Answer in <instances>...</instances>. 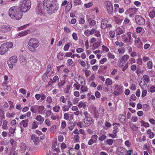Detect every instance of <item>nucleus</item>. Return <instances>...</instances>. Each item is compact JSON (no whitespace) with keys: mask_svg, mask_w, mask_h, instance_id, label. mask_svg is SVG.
Segmentation results:
<instances>
[{"mask_svg":"<svg viewBox=\"0 0 155 155\" xmlns=\"http://www.w3.org/2000/svg\"><path fill=\"white\" fill-rule=\"evenodd\" d=\"M43 4L44 8L50 15L56 13L59 8L57 0H44Z\"/></svg>","mask_w":155,"mask_h":155,"instance_id":"f257e3e1","label":"nucleus"},{"mask_svg":"<svg viewBox=\"0 0 155 155\" xmlns=\"http://www.w3.org/2000/svg\"><path fill=\"white\" fill-rule=\"evenodd\" d=\"M28 49L32 52H35L36 51V48L39 45L38 40L35 38H32L30 39L28 42Z\"/></svg>","mask_w":155,"mask_h":155,"instance_id":"f03ea898","label":"nucleus"},{"mask_svg":"<svg viewBox=\"0 0 155 155\" xmlns=\"http://www.w3.org/2000/svg\"><path fill=\"white\" fill-rule=\"evenodd\" d=\"M13 45V43L11 42L2 44L0 47V54L1 55L4 54L9 51V49L12 48Z\"/></svg>","mask_w":155,"mask_h":155,"instance_id":"7ed1b4c3","label":"nucleus"},{"mask_svg":"<svg viewBox=\"0 0 155 155\" xmlns=\"http://www.w3.org/2000/svg\"><path fill=\"white\" fill-rule=\"evenodd\" d=\"M20 7L22 12H25L30 8L31 3L30 0H22Z\"/></svg>","mask_w":155,"mask_h":155,"instance_id":"20e7f679","label":"nucleus"},{"mask_svg":"<svg viewBox=\"0 0 155 155\" xmlns=\"http://www.w3.org/2000/svg\"><path fill=\"white\" fill-rule=\"evenodd\" d=\"M19 10H21L20 7L13 6L11 7L8 10V15L11 18L13 17V16Z\"/></svg>","mask_w":155,"mask_h":155,"instance_id":"39448f33","label":"nucleus"},{"mask_svg":"<svg viewBox=\"0 0 155 155\" xmlns=\"http://www.w3.org/2000/svg\"><path fill=\"white\" fill-rule=\"evenodd\" d=\"M126 55H124L120 59V61H119L118 63V66L120 67L124 66L122 69L123 71H125L126 70Z\"/></svg>","mask_w":155,"mask_h":155,"instance_id":"423d86ee","label":"nucleus"},{"mask_svg":"<svg viewBox=\"0 0 155 155\" xmlns=\"http://www.w3.org/2000/svg\"><path fill=\"white\" fill-rule=\"evenodd\" d=\"M18 61L17 57L15 56H12L9 58V61L8 62L9 67L10 68H12L14 65H15V64Z\"/></svg>","mask_w":155,"mask_h":155,"instance_id":"0eeeda50","label":"nucleus"},{"mask_svg":"<svg viewBox=\"0 0 155 155\" xmlns=\"http://www.w3.org/2000/svg\"><path fill=\"white\" fill-rule=\"evenodd\" d=\"M104 4L106 6V8L108 13L110 14H111L113 11V6L110 2L108 1H106L104 2Z\"/></svg>","mask_w":155,"mask_h":155,"instance_id":"6e6552de","label":"nucleus"},{"mask_svg":"<svg viewBox=\"0 0 155 155\" xmlns=\"http://www.w3.org/2000/svg\"><path fill=\"white\" fill-rule=\"evenodd\" d=\"M135 19L137 24L139 25H143L145 23V20L141 16L136 15Z\"/></svg>","mask_w":155,"mask_h":155,"instance_id":"1a4fd4ad","label":"nucleus"},{"mask_svg":"<svg viewBox=\"0 0 155 155\" xmlns=\"http://www.w3.org/2000/svg\"><path fill=\"white\" fill-rule=\"evenodd\" d=\"M83 125L84 127H88L92 124L94 120L92 117L87 119H84L83 121Z\"/></svg>","mask_w":155,"mask_h":155,"instance_id":"9d476101","label":"nucleus"},{"mask_svg":"<svg viewBox=\"0 0 155 155\" xmlns=\"http://www.w3.org/2000/svg\"><path fill=\"white\" fill-rule=\"evenodd\" d=\"M12 29L8 25H3L1 27L0 31L2 33H5L9 31Z\"/></svg>","mask_w":155,"mask_h":155,"instance_id":"9b49d317","label":"nucleus"},{"mask_svg":"<svg viewBox=\"0 0 155 155\" xmlns=\"http://www.w3.org/2000/svg\"><path fill=\"white\" fill-rule=\"evenodd\" d=\"M31 139L35 145H39L40 144L41 141L39 140V138L36 135L32 134L31 136Z\"/></svg>","mask_w":155,"mask_h":155,"instance_id":"f8f14e48","label":"nucleus"},{"mask_svg":"<svg viewBox=\"0 0 155 155\" xmlns=\"http://www.w3.org/2000/svg\"><path fill=\"white\" fill-rule=\"evenodd\" d=\"M98 138V136L96 134H94L91 137V138L88 142V144L89 145H92L94 143H96Z\"/></svg>","mask_w":155,"mask_h":155,"instance_id":"ddd939ff","label":"nucleus"},{"mask_svg":"<svg viewBox=\"0 0 155 155\" xmlns=\"http://www.w3.org/2000/svg\"><path fill=\"white\" fill-rule=\"evenodd\" d=\"M21 10H19L17 12H16L13 17L12 18V19H15L17 20H18L21 19L23 16V14Z\"/></svg>","mask_w":155,"mask_h":155,"instance_id":"4468645a","label":"nucleus"},{"mask_svg":"<svg viewBox=\"0 0 155 155\" xmlns=\"http://www.w3.org/2000/svg\"><path fill=\"white\" fill-rule=\"evenodd\" d=\"M41 4H39L36 8V12H38V14L40 15H44L45 13L42 8Z\"/></svg>","mask_w":155,"mask_h":155,"instance_id":"2eb2a0df","label":"nucleus"},{"mask_svg":"<svg viewBox=\"0 0 155 155\" xmlns=\"http://www.w3.org/2000/svg\"><path fill=\"white\" fill-rule=\"evenodd\" d=\"M64 118L66 120L71 121L74 118V115L72 114H70L68 113H66L64 114Z\"/></svg>","mask_w":155,"mask_h":155,"instance_id":"dca6fc26","label":"nucleus"},{"mask_svg":"<svg viewBox=\"0 0 155 155\" xmlns=\"http://www.w3.org/2000/svg\"><path fill=\"white\" fill-rule=\"evenodd\" d=\"M135 46L139 48H142L143 47V44L139 38H136L135 40Z\"/></svg>","mask_w":155,"mask_h":155,"instance_id":"f3484780","label":"nucleus"},{"mask_svg":"<svg viewBox=\"0 0 155 155\" xmlns=\"http://www.w3.org/2000/svg\"><path fill=\"white\" fill-rule=\"evenodd\" d=\"M108 21L107 18H104L102 20L101 27L102 29H104L107 27V24Z\"/></svg>","mask_w":155,"mask_h":155,"instance_id":"a211bd4d","label":"nucleus"},{"mask_svg":"<svg viewBox=\"0 0 155 155\" xmlns=\"http://www.w3.org/2000/svg\"><path fill=\"white\" fill-rule=\"evenodd\" d=\"M28 119L25 120H22L20 123V127H22L24 128H27L28 125Z\"/></svg>","mask_w":155,"mask_h":155,"instance_id":"6ab92c4d","label":"nucleus"},{"mask_svg":"<svg viewBox=\"0 0 155 155\" xmlns=\"http://www.w3.org/2000/svg\"><path fill=\"white\" fill-rule=\"evenodd\" d=\"M35 119L37 120L40 124H41L43 122L44 118L41 115H38L35 117Z\"/></svg>","mask_w":155,"mask_h":155,"instance_id":"aec40b11","label":"nucleus"},{"mask_svg":"<svg viewBox=\"0 0 155 155\" xmlns=\"http://www.w3.org/2000/svg\"><path fill=\"white\" fill-rule=\"evenodd\" d=\"M118 117L119 120L120 122L123 124L126 123V117L125 115L121 114L119 115Z\"/></svg>","mask_w":155,"mask_h":155,"instance_id":"412c9836","label":"nucleus"},{"mask_svg":"<svg viewBox=\"0 0 155 155\" xmlns=\"http://www.w3.org/2000/svg\"><path fill=\"white\" fill-rule=\"evenodd\" d=\"M92 35L94 34V36L97 38L101 36V34L100 30H97L95 28L92 29Z\"/></svg>","mask_w":155,"mask_h":155,"instance_id":"4be33fe9","label":"nucleus"},{"mask_svg":"<svg viewBox=\"0 0 155 155\" xmlns=\"http://www.w3.org/2000/svg\"><path fill=\"white\" fill-rule=\"evenodd\" d=\"M35 107L37 108V110L40 114H41L43 110L45 109V107L43 106H38L36 105Z\"/></svg>","mask_w":155,"mask_h":155,"instance_id":"5701e85b","label":"nucleus"},{"mask_svg":"<svg viewBox=\"0 0 155 155\" xmlns=\"http://www.w3.org/2000/svg\"><path fill=\"white\" fill-rule=\"evenodd\" d=\"M100 45V41H97L93 43L92 45V50H95L98 48Z\"/></svg>","mask_w":155,"mask_h":155,"instance_id":"b1692460","label":"nucleus"},{"mask_svg":"<svg viewBox=\"0 0 155 155\" xmlns=\"http://www.w3.org/2000/svg\"><path fill=\"white\" fill-rule=\"evenodd\" d=\"M30 32L29 30L23 31L18 34V36L22 37L27 35Z\"/></svg>","mask_w":155,"mask_h":155,"instance_id":"393cba45","label":"nucleus"},{"mask_svg":"<svg viewBox=\"0 0 155 155\" xmlns=\"http://www.w3.org/2000/svg\"><path fill=\"white\" fill-rule=\"evenodd\" d=\"M137 8H131L127 9V12L130 13L134 14L137 12Z\"/></svg>","mask_w":155,"mask_h":155,"instance_id":"a878e982","label":"nucleus"},{"mask_svg":"<svg viewBox=\"0 0 155 155\" xmlns=\"http://www.w3.org/2000/svg\"><path fill=\"white\" fill-rule=\"evenodd\" d=\"M72 3L71 1H70L68 2V3L65 9L67 11H69L71 10L72 7Z\"/></svg>","mask_w":155,"mask_h":155,"instance_id":"bb28decb","label":"nucleus"},{"mask_svg":"<svg viewBox=\"0 0 155 155\" xmlns=\"http://www.w3.org/2000/svg\"><path fill=\"white\" fill-rule=\"evenodd\" d=\"M71 87V84H68L66 86L64 90V93L67 94L69 92L70 88Z\"/></svg>","mask_w":155,"mask_h":155,"instance_id":"cd10ccee","label":"nucleus"},{"mask_svg":"<svg viewBox=\"0 0 155 155\" xmlns=\"http://www.w3.org/2000/svg\"><path fill=\"white\" fill-rule=\"evenodd\" d=\"M50 79L53 84L59 81V78L57 75H55L52 79L51 78Z\"/></svg>","mask_w":155,"mask_h":155,"instance_id":"c85d7f7f","label":"nucleus"},{"mask_svg":"<svg viewBox=\"0 0 155 155\" xmlns=\"http://www.w3.org/2000/svg\"><path fill=\"white\" fill-rule=\"evenodd\" d=\"M127 35L128 37H127V41L129 43H131L132 41V39L131 37V33L130 32H128Z\"/></svg>","mask_w":155,"mask_h":155,"instance_id":"c756f323","label":"nucleus"},{"mask_svg":"<svg viewBox=\"0 0 155 155\" xmlns=\"http://www.w3.org/2000/svg\"><path fill=\"white\" fill-rule=\"evenodd\" d=\"M5 92H8L11 91V86L10 85H6L2 86Z\"/></svg>","mask_w":155,"mask_h":155,"instance_id":"7c9ffc66","label":"nucleus"},{"mask_svg":"<svg viewBox=\"0 0 155 155\" xmlns=\"http://www.w3.org/2000/svg\"><path fill=\"white\" fill-rule=\"evenodd\" d=\"M51 118L53 120H58L60 119V117L58 115H54L52 113L51 115Z\"/></svg>","mask_w":155,"mask_h":155,"instance_id":"2f4dec72","label":"nucleus"},{"mask_svg":"<svg viewBox=\"0 0 155 155\" xmlns=\"http://www.w3.org/2000/svg\"><path fill=\"white\" fill-rule=\"evenodd\" d=\"M58 82L57 86L58 88H60L62 87L65 83V78H64V80L61 81H60Z\"/></svg>","mask_w":155,"mask_h":155,"instance_id":"473e14b6","label":"nucleus"},{"mask_svg":"<svg viewBox=\"0 0 155 155\" xmlns=\"http://www.w3.org/2000/svg\"><path fill=\"white\" fill-rule=\"evenodd\" d=\"M84 34L87 37L89 36L90 35H92V29L91 30H89L88 29L85 30L84 31Z\"/></svg>","mask_w":155,"mask_h":155,"instance_id":"72a5a7b5","label":"nucleus"},{"mask_svg":"<svg viewBox=\"0 0 155 155\" xmlns=\"http://www.w3.org/2000/svg\"><path fill=\"white\" fill-rule=\"evenodd\" d=\"M64 57L63 54L61 52H59L57 55V58L60 60H62Z\"/></svg>","mask_w":155,"mask_h":155,"instance_id":"f704fd0d","label":"nucleus"},{"mask_svg":"<svg viewBox=\"0 0 155 155\" xmlns=\"http://www.w3.org/2000/svg\"><path fill=\"white\" fill-rule=\"evenodd\" d=\"M8 121L6 120H4L3 121L2 128L3 129H7L8 127L7 126Z\"/></svg>","mask_w":155,"mask_h":155,"instance_id":"c9c22d12","label":"nucleus"},{"mask_svg":"<svg viewBox=\"0 0 155 155\" xmlns=\"http://www.w3.org/2000/svg\"><path fill=\"white\" fill-rule=\"evenodd\" d=\"M60 107L59 105H57L54 107L53 108V111L55 112L58 113L59 112Z\"/></svg>","mask_w":155,"mask_h":155,"instance_id":"e433bc0d","label":"nucleus"},{"mask_svg":"<svg viewBox=\"0 0 155 155\" xmlns=\"http://www.w3.org/2000/svg\"><path fill=\"white\" fill-rule=\"evenodd\" d=\"M39 124L36 121H34L33 122L32 128L36 129L38 127V125Z\"/></svg>","mask_w":155,"mask_h":155,"instance_id":"4c0bfd02","label":"nucleus"},{"mask_svg":"<svg viewBox=\"0 0 155 155\" xmlns=\"http://www.w3.org/2000/svg\"><path fill=\"white\" fill-rule=\"evenodd\" d=\"M89 22L90 25L92 27L94 26L96 24V21L92 19L89 20Z\"/></svg>","mask_w":155,"mask_h":155,"instance_id":"58836bf2","label":"nucleus"},{"mask_svg":"<svg viewBox=\"0 0 155 155\" xmlns=\"http://www.w3.org/2000/svg\"><path fill=\"white\" fill-rule=\"evenodd\" d=\"M52 113L50 110H47L45 112V117H49L51 115Z\"/></svg>","mask_w":155,"mask_h":155,"instance_id":"ea45409f","label":"nucleus"},{"mask_svg":"<svg viewBox=\"0 0 155 155\" xmlns=\"http://www.w3.org/2000/svg\"><path fill=\"white\" fill-rule=\"evenodd\" d=\"M66 99L65 98L64 96H61L59 98V101L65 104L66 102Z\"/></svg>","mask_w":155,"mask_h":155,"instance_id":"a19ab883","label":"nucleus"},{"mask_svg":"<svg viewBox=\"0 0 155 155\" xmlns=\"http://www.w3.org/2000/svg\"><path fill=\"white\" fill-rule=\"evenodd\" d=\"M83 114L85 117V118L84 119H87L91 117L90 114L87 111H84L83 113Z\"/></svg>","mask_w":155,"mask_h":155,"instance_id":"79ce46f5","label":"nucleus"},{"mask_svg":"<svg viewBox=\"0 0 155 155\" xmlns=\"http://www.w3.org/2000/svg\"><path fill=\"white\" fill-rule=\"evenodd\" d=\"M15 114L14 112H12L10 113L9 112H8L6 113V116L9 118H11L14 117Z\"/></svg>","mask_w":155,"mask_h":155,"instance_id":"37998d69","label":"nucleus"},{"mask_svg":"<svg viewBox=\"0 0 155 155\" xmlns=\"http://www.w3.org/2000/svg\"><path fill=\"white\" fill-rule=\"evenodd\" d=\"M105 83L107 85H110L112 84V80L109 78H107L106 80Z\"/></svg>","mask_w":155,"mask_h":155,"instance_id":"c03bdc74","label":"nucleus"},{"mask_svg":"<svg viewBox=\"0 0 155 155\" xmlns=\"http://www.w3.org/2000/svg\"><path fill=\"white\" fill-rule=\"evenodd\" d=\"M73 64V60L71 59H68L67 61V65L68 66H72Z\"/></svg>","mask_w":155,"mask_h":155,"instance_id":"a18cd8bd","label":"nucleus"},{"mask_svg":"<svg viewBox=\"0 0 155 155\" xmlns=\"http://www.w3.org/2000/svg\"><path fill=\"white\" fill-rule=\"evenodd\" d=\"M118 52L120 54H123L125 52V49L123 47L121 48L118 49Z\"/></svg>","mask_w":155,"mask_h":155,"instance_id":"49530a36","label":"nucleus"},{"mask_svg":"<svg viewBox=\"0 0 155 155\" xmlns=\"http://www.w3.org/2000/svg\"><path fill=\"white\" fill-rule=\"evenodd\" d=\"M140 122L142 124V126L143 125L145 127H149V124L145 122L143 120H141Z\"/></svg>","mask_w":155,"mask_h":155,"instance_id":"de8ad7c7","label":"nucleus"},{"mask_svg":"<svg viewBox=\"0 0 155 155\" xmlns=\"http://www.w3.org/2000/svg\"><path fill=\"white\" fill-rule=\"evenodd\" d=\"M81 3V0H74L73 1L74 5V6L79 5Z\"/></svg>","mask_w":155,"mask_h":155,"instance_id":"09e8293b","label":"nucleus"},{"mask_svg":"<svg viewBox=\"0 0 155 155\" xmlns=\"http://www.w3.org/2000/svg\"><path fill=\"white\" fill-rule=\"evenodd\" d=\"M74 141L75 143L78 142L80 140V137L78 135H75L74 137Z\"/></svg>","mask_w":155,"mask_h":155,"instance_id":"8fccbe9b","label":"nucleus"},{"mask_svg":"<svg viewBox=\"0 0 155 155\" xmlns=\"http://www.w3.org/2000/svg\"><path fill=\"white\" fill-rule=\"evenodd\" d=\"M62 110L64 111H68L69 110V108L67 105H64L61 107Z\"/></svg>","mask_w":155,"mask_h":155,"instance_id":"3c124183","label":"nucleus"},{"mask_svg":"<svg viewBox=\"0 0 155 155\" xmlns=\"http://www.w3.org/2000/svg\"><path fill=\"white\" fill-rule=\"evenodd\" d=\"M56 125H53L50 129V131L51 133H54L56 130Z\"/></svg>","mask_w":155,"mask_h":155,"instance_id":"603ef678","label":"nucleus"},{"mask_svg":"<svg viewBox=\"0 0 155 155\" xmlns=\"http://www.w3.org/2000/svg\"><path fill=\"white\" fill-rule=\"evenodd\" d=\"M72 36L73 39L75 41H77L78 40V37L77 35V33L75 32H73L72 35Z\"/></svg>","mask_w":155,"mask_h":155,"instance_id":"864d4df0","label":"nucleus"},{"mask_svg":"<svg viewBox=\"0 0 155 155\" xmlns=\"http://www.w3.org/2000/svg\"><path fill=\"white\" fill-rule=\"evenodd\" d=\"M130 127L132 129V130L134 131H136L137 130L138 127H137L134 124H130Z\"/></svg>","mask_w":155,"mask_h":155,"instance_id":"5fc2aeb1","label":"nucleus"},{"mask_svg":"<svg viewBox=\"0 0 155 155\" xmlns=\"http://www.w3.org/2000/svg\"><path fill=\"white\" fill-rule=\"evenodd\" d=\"M82 71L85 72V75L86 77H88L91 73V72L90 70L83 69Z\"/></svg>","mask_w":155,"mask_h":155,"instance_id":"6e6d98bb","label":"nucleus"},{"mask_svg":"<svg viewBox=\"0 0 155 155\" xmlns=\"http://www.w3.org/2000/svg\"><path fill=\"white\" fill-rule=\"evenodd\" d=\"M21 149L22 150L24 151L26 149L27 147L26 146V145L24 143H21Z\"/></svg>","mask_w":155,"mask_h":155,"instance_id":"4d7b16f0","label":"nucleus"},{"mask_svg":"<svg viewBox=\"0 0 155 155\" xmlns=\"http://www.w3.org/2000/svg\"><path fill=\"white\" fill-rule=\"evenodd\" d=\"M73 87L76 90H78L80 88V85L78 83L74 84L73 85Z\"/></svg>","mask_w":155,"mask_h":155,"instance_id":"13d9d810","label":"nucleus"},{"mask_svg":"<svg viewBox=\"0 0 155 155\" xmlns=\"http://www.w3.org/2000/svg\"><path fill=\"white\" fill-rule=\"evenodd\" d=\"M51 64H48L47 67V69L45 73L48 74L51 70Z\"/></svg>","mask_w":155,"mask_h":155,"instance_id":"bf43d9fd","label":"nucleus"},{"mask_svg":"<svg viewBox=\"0 0 155 155\" xmlns=\"http://www.w3.org/2000/svg\"><path fill=\"white\" fill-rule=\"evenodd\" d=\"M143 77L144 78V80L147 82H149L150 81V78L147 75L144 74L143 76Z\"/></svg>","mask_w":155,"mask_h":155,"instance_id":"052dcab7","label":"nucleus"},{"mask_svg":"<svg viewBox=\"0 0 155 155\" xmlns=\"http://www.w3.org/2000/svg\"><path fill=\"white\" fill-rule=\"evenodd\" d=\"M93 5V3L92 2H90L87 4H84V6L87 8H88L91 7Z\"/></svg>","mask_w":155,"mask_h":155,"instance_id":"680f3d73","label":"nucleus"},{"mask_svg":"<svg viewBox=\"0 0 155 155\" xmlns=\"http://www.w3.org/2000/svg\"><path fill=\"white\" fill-rule=\"evenodd\" d=\"M149 16L151 18H153L155 16V11L153 10L149 13Z\"/></svg>","mask_w":155,"mask_h":155,"instance_id":"e2e57ef3","label":"nucleus"},{"mask_svg":"<svg viewBox=\"0 0 155 155\" xmlns=\"http://www.w3.org/2000/svg\"><path fill=\"white\" fill-rule=\"evenodd\" d=\"M85 106V103L82 101L80 102L78 105V106L80 108L84 107Z\"/></svg>","mask_w":155,"mask_h":155,"instance_id":"0e129e2a","label":"nucleus"},{"mask_svg":"<svg viewBox=\"0 0 155 155\" xmlns=\"http://www.w3.org/2000/svg\"><path fill=\"white\" fill-rule=\"evenodd\" d=\"M117 35H120L124 33L123 31L121 28H119L117 29Z\"/></svg>","mask_w":155,"mask_h":155,"instance_id":"69168bd1","label":"nucleus"},{"mask_svg":"<svg viewBox=\"0 0 155 155\" xmlns=\"http://www.w3.org/2000/svg\"><path fill=\"white\" fill-rule=\"evenodd\" d=\"M114 20L117 24H119L122 21L121 19H120L119 18V17L114 16Z\"/></svg>","mask_w":155,"mask_h":155,"instance_id":"338daca9","label":"nucleus"},{"mask_svg":"<svg viewBox=\"0 0 155 155\" xmlns=\"http://www.w3.org/2000/svg\"><path fill=\"white\" fill-rule=\"evenodd\" d=\"M107 61V59L106 58H104L101 59L99 61V63L101 64H103L104 63L106 62Z\"/></svg>","mask_w":155,"mask_h":155,"instance_id":"774afa93","label":"nucleus"}]
</instances>
